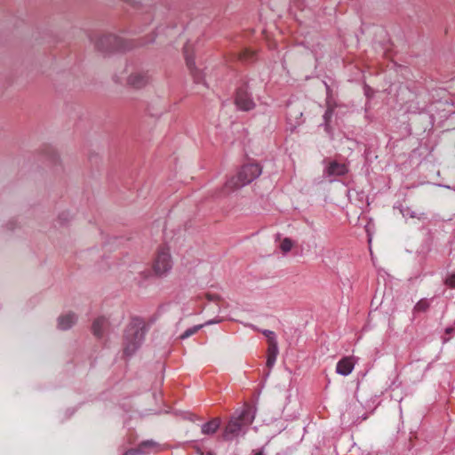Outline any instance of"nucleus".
Masks as SVG:
<instances>
[{
    "instance_id": "obj_18",
    "label": "nucleus",
    "mask_w": 455,
    "mask_h": 455,
    "mask_svg": "<svg viewBox=\"0 0 455 455\" xmlns=\"http://www.w3.org/2000/svg\"><path fill=\"white\" fill-rule=\"evenodd\" d=\"M429 307H430L429 301L426 299H422L414 306V311L415 312H425L429 308Z\"/></svg>"
},
{
    "instance_id": "obj_28",
    "label": "nucleus",
    "mask_w": 455,
    "mask_h": 455,
    "mask_svg": "<svg viewBox=\"0 0 455 455\" xmlns=\"http://www.w3.org/2000/svg\"><path fill=\"white\" fill-rule=\"evenodd\" d=\"M451 330H452L451 328H447V329H446V332H447V333H450V332L451 331Z\"/></svg>"
},
{
    "instance_id": "obj_12",
    "label": "nucleus",
    "mask_w": 455,
    "mask_h": 455,
    "mask_svg": "<svg viewBox=\"0 0 455 455\" xmlns=\"http://www.w3.org/2000/svg\"><path fill=\"white\" fill-rule=\"evenodd\" d=\"M186 62H187L188 68H189V70L191 72V75L193 76V78H194L195 82L196 84L204 83V74H203L202 71L198 70L195 67L194 60L191 57L187 55L186 56Z\"/></svg>"
},
{
    "instance_id": "obj_24",
    "label": "nucleus",
    "mask_w": 455,
    "mask_h": 455,
    "mask_svg": "<svg viewBox=\"0 0 455 455\" xmlns=\"http://www.w3.org/2000/svg\"><path fill=\"white\" fill-rule=\"evenodd\" d=\"M220 322H221V319L217 318V319L209 320V321L205 322L204 323H203L202 325L204 327V326L212 325L214 323H219Z\"/></svg>"
},
{
    "instance_id": "obj_13",
    "label": "nucleus",
    "mask_w": 455,
    "mask_h": 455,
    "mask_svg": "<svg viewBox=\"0 0 455 455\" xmlns=\"http://www.w3.org/2000/svg\"><path fill=\"white\" fill-rule=\"evenodd\" d=\"M220 419L214 418L201 426V431L204 435H213L220 426Z\"/></svg>"
},
{
    "instance_id": "obj_7",
    "label": "nucleus",
    "mask_w": 455,
    "mask_h": 455,
    "mask_svg": "<svg viewBox=\"0 0 455 455\" xmlns=\"http://www.w3.org/2000/svg\"><path fill=\"white\" fill-rule=\"evenodd\" d=\"M235 103L238 109L243 111H249L255 107V103L248 92L246 86H242L237 89Z\"/></svg>"
},
{
    "instance_id": "obj_9",
    "label": "nucleus",
    "mask_w": 455,
    "mask_h": 455,
    "mask_svg": "<svg viewBox=\"0 0 455 455\" xmlns=\"http://www.w3.org/2000/svg\"><path fill=\"white\" fill-rule=\"evenodd\" d=\"M158 444L148 440L142 442L137 448L127 451L124 455H146L156 450Z\"/></svg>"
},
{
    "instance_id": "obj_6",
    "label": "nucleus",
    "mask_w": 455,
    "mask_h": 455,
    "mask_svg": "<svg viewBox=\"0 0 455 455\" xmlns=\"http://www.w3.org/2000/svg\"><path fill=\"white\" fill-rule=\"evenodd\" d=\"M323 175L328 178L330 182L336 180V177L344 176L348 172V166L345 163H340L336 160H323Z\"/></svg>"
},
{
    "instance_id": "obj_10",
    "label": "nucleus",
    "mask_w": 455,
    "mask_h": 455,
    "mask_svg": "<svg viewBox=\"0 0 455 455\" xmlns=\"http://www.w3.org/2000/svg\"><path fill=\"white\" fill-rule=\"evenodd\" d=\"M355 358L352 356H346L341 358L336 365V372L342 376L349 375L355 368Z\"/></svg>"
},
{
    "instance_id": "obj_16",
    "label": "nucleus",
    "mask_w": 455,
    "mask_h": 455,
    "mask_svg": "<svg viewBox=\"0 0 455 455\" xmlns=\"http://www.w3.org/2000/svg\"><path fill=\"white\" fill-rule=\"evenodd\" d=\"M136 270H137V273H138V276H135L134 279L137 281L138 284L139 285H143L144 282L151 276V274L150 272L146 269V268H143L142 269V267L141 266H136L135 267Z\"/></svg>"
},
{
    "instance_id": "obj_19",
    "label": "nucleus",
    "mask_w": 455,
    "mask_h": 455,
    "mask_svg": "<svg viewBox=\"0 0 455 455\" xmlns=\"http://www.w3.org/2000/svg\"><path fill=\"white\" fill-rule=\"evenodd\" d=\"M202 328H203V325H201V324H197V325H195L193 327H190V328L187 329L180 335V339H188V337H190V336L194 335L195 333H196Z\"/></svg>"
},
{
    "instance_id": "obj_26",
    "label": "nucleus",
    "mask_w": 455,
    "mask_h": 455,
    "mask_svg": "<svg viewBox=\"0 0 455 455\" xmlns=\"http://www.w3.org/2000/svg\"><path fill=\"white\" fill-rule=\"evenodd\" d=\"M253 455H264L263 449L255 451Z\"/></svg>"
},
{
    "instance_id": "obj_21",
    "label": "nucleus",
    "mask_w": 455,
    "mask_h": 455,
    "mask_svg": "<svg viewBox=\"0 0 455 455\" xmlns=\"http://www.w3.org/2000/svg\"><path fill=\"white\" fill-rule=\"evenodd\" d=\"M262 334L267 339L269 344H277L275 333L270 330H262Z\"/></svg>"
},
{
    "instance_id": "obj_22",
    "label": "nucleus",
    "mask_w": 455,
    "mask_h": 455,
    "mask_svg": "<svg viewBox=\"0 0 455 455\" xmlns=\"http://www.w3.org/2000/svg\"><path fill=\"white\" fill-rule=\"evenodd\" d=\"M333 115V109L331 108H328L323 115V120H324V126H325V130L328 131L329 129V123H330V120L331 118Z\"/></svg>"
},
{
    "instance_id": "obj_27",
    "label": "nucleus",
    "mask_w": 455,
    "mask_h": 455,
    "mask_svg": "<svg viewBox=\"0 0 455 455\" xmlns=\"http://www.w3.org/2000/svg\"><path fill=\"white\" fill-rule=\"evenodd\" d=\"M443 187L455 191V187H450V186H443Z\"/></svg>"
},
{
    "instance_id": "obj_15",
    "label": "nucleus",
    "mask_w": 455,
    "mask_h": 455,
    "mask_svg": "<svg viewBox=\"0 0 455 455\" xmlns=\"http://www.w3.org/2000/svg\"><path fill=\"white\" fill-rule=\"evenodd\" d=\"M108 323V320L105 317H98L92 323V332L97 337H101L103 334V329Z\"/></svg>"
},
{
    "instance_id": "obj_2",
    "label": "nucleus",
    "mask_w": 455,
    "mask_h": 455,
    "mask_svg": "<svg viewBox=\"0 0 455 455\" xmlns=\"http://www.w3.org/2000/svg\"><path fill=\"white\" fill-rule=\"evenodd\" d=\"M147 332L146 323L140 318H132L124 332V352L130 356L141 346Z\"/></svg>"
},
{
    "instance_id": "obj_3",
    "label": "nucleus",
    "mask_w": 455,
    "mask_h": 455,
    "mask_svg": "<svg viewBox=\"0 0 455 455\" xmlns=\"http://www.w3.org/2000/svg\"><path fill=\"white\" fill-rule=\"evenodd\" d=\"M262 172V167L259 164H244L238 174L230 178L224 185L223 194H228L235 189L243 188L254 180H256Z\"/></svg>"
},
{
    "instance_id": "obj_23",
    "label": "nucleus",
    "mask_w": 455,
    "mask_h": 455,
    "mask_svg": "<svg viewBox=\"0 0 455 455\" xmlns=\"http://www.w3.org/2000/svg\"><path fill=\"white\" fill-rule=\"evenodd\" d=\"M445 284L451 288H455V274H451L446 278Z\"/></svg>"
},
{
    "instance_id": "obj_30",
    "label": "nucleus",
    "mask_w": 455,
    "mask_h": 455,
    "mask_svg": "<svg viewBox=\"0 0 455 455\" xmlns=\"http://www.w3.org/2000/svg\"><path fill=\"white\" fill-rule=\"evenodd\" d=\"M250 326L254 329V330H257V328L253 325V324H250Z\"/></svg>"
},
{
    "instance_id": "obj_1",
    "label": "nucleus",
    "mask_w": 455,
    "mask_h": 455,
    "mask_svg": "<svg viewBox=\"0 0 455 455\" xmlns=\"http://www.w3.org/2000/svg\"><path fill=\"white\" fill-rule=\"evenodd\" d=\"M254 420V413L250 408L243 409L237 416H232L224 428L222 437L226 441H232L244 435L248 427Z\"/></svg>"
},
{
    "instance_id": "obj_11",
    "label": "nucleus",
    "mask_w": 455,
    "mask_h": 455,
    "mask_svg": "<svg viewBox=\"0 0 455 455\" xmlns=\"http://www.w3.org/2000/svg\"><path fill=\"white\" fill-rule=\"evenodd\" d=\"M76 320L77 317L74 313H64L58 318V328L62 331L68 330L76 323Z\"/></svg>"
},
{
    "instance_id": "obj_14",
    "label": "nucleus",
    "mask_w": 455,
    "mask_h": 455,
    "mask_svg": "<svg viewBox=\"0 0 455 455\" xmlns=\"http://www.w3.org/2000/svg\"><path fill=\"white\" fill-rule=\"evenodd\" d=\"M278 345L277 344H268V348H267V366L268 368H272L275 362H276V358H277V355H278Z\"/></svg>"
},
{
    "instance_id": "obj_29",
    "label": "nucleus",
    "mask_w": 455,
    "mask_h": 455,
    "mask_svg": "<svg viewBox=\"0 0 455 455\" xmlns=\"http://www.w3.org/2000/svg\"><path fill=\"white\" fill-rule=\"evenodd\" d=\"M369 88H365V94L368 96Z\"/></svg>"
},
{
    "instance_id": "obj_20",
    "label": "nucleus",
    "mask_w": 455,
    "mask_h": 455,
    "mask_svg": "<svg viewBox=\"0 0 455 455\" xmlns=\"http://www.w3.org/2000/svg\"><path fill=\"white\" fill-rule=\"evenodd\" d=\"M292 246V241L290 238H284L280 244V249L283 253H287L291 250Z\"/></svg>"
},
{
    "instance_id": "obj_8",
    "label": "nucleus",
    "mask_w": 455,
    "mask_h": 455,
    "mask_svg": "<svg viewBox=\"0 0 455 455\" xmlns=\"http://www.w3.org/2000/svg\"><path fill=\"white\" fill-rule=\"evenodd\" d=\"M149 81V76L144 71L132 72L127 78V84L136 89L144 87Z\"/></svg>"
},
{
    "instance_id": "obj_4",
    "label": "nucleus",
    "mask_w": 455,
    "mask_h": 455,
    "mask_svg": "<svg viewBox=\"0 0 455 455\" xmlns=\"http://www.w3.org/2000/svg\"><path fill=\"white\" fill-rule=\"evenodd\" d=\"M172 268V259L170 249L162 246L158 249L153 262V270L157 276H165Z\"/></svg>"
},
{
    "instance_id": "obj_25",
    "label": "nucleus",
    "mask_w": 455,
    "mask_h": 455,
    "mask_svg": "<svg viewBox=\"0 0 455 455\" xmlns=\"http://www.w3.org/2000/svg\"><path fill=\"white\" fill-rule=\"evenodd\" d=\"M208 299L210 300H214V299H219V296L218 295H208Z\"/></svg>"
},
{
    "instance_id": "obj_31",
    "label": "nucleus",
    "mask_w": 455,
    "mask_h": 455,
    "mask_svg": "<svg viewBox=\"0 0 455 455\" xmlns=\"http://www.w3.org/2000/svg\"><path fill=\"white\" fill-rule=\"evenodd\" d=\"M209 455H212V453H209Z\"/></svg>"
},
{
    "instance_id": "obj_5",
    "label": "nucleus",
    "mask_w": 455,
    "mask_h": 455,
    "mask_svg": "<svg viewBox=\"0 0 455 455\" xmlns=\"http://www.w3.org/2000/svg\"><path fill=\"white\" fill-rule=\"evenodd\" d=\"M95 44L100 51L106 52L124 51L126 49L123 39L115 35L102 36L97 40Z\"/></svg>"
},
{
    "instance_id": "obj_17",
    "label": "nucleus",
    "mask_w": 455,
    "mask_h": 455,
    "mask_svg": "<svg viewBox=\"0 0 455 455\" xmlns=\"http://www.w3.org/2000/svg\"><path fill=\"white\" fill-rule=\"evenodd\" d=\"M401 213L404 218H417L419 220L422 219L424 216V213L417 214L414 211H412L411 208H402Z\"/></svg>"
}]
</instances>
